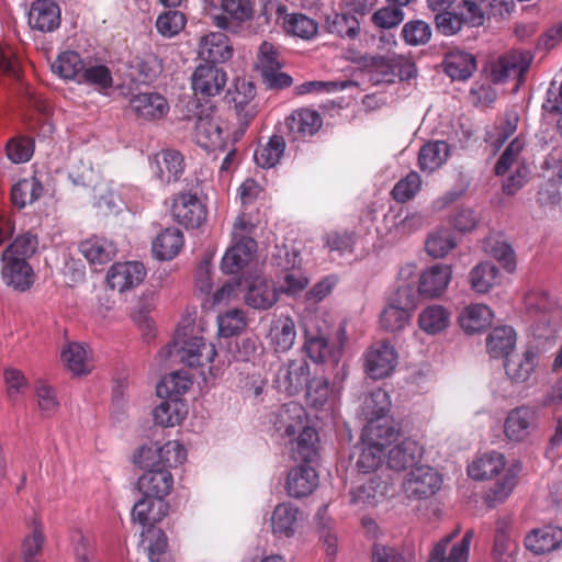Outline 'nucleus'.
<instances>
[{
    "label": "nucleus",
    "mask_w": 562,
    "mask_h": 562,
    "mask_svg": "<svg viewBox=\"0 0 562 562\" xmlns=\"http://www.w3.org/2000/svg\"><path fill=\"white\" fill-rule=\"evenodd\" d=\"M336 341L330 340V326L318 316L311 317L304 323V349L316 363L330 361L337 363L347 340L346 326L340 324L336 333Z\"/></svg>",
    "instance_id": "nucleus-1"
},
{
    "label": "nucleus",
    "mask_w": 562,
    "mask_h": 562,
    "mask_svg": "<svg viewBox=\"0 0 562 562\" xmlns=\"http://www.w3.org/2000/svg\"><path fill=\"white\" fill-rule=\"evenodd\" d=\"M370 78L375 83H391L396 78L408 80L416 75L415 64L403 55L374 56L370 63Z\"/></svg>",
    "instance_id": "nucleus-2"
},
{
    "label": "nucleus",
    "mask_w": 562,
    "mask_h": 562,
    "mask_svg": "<svg viewBox=\"0 0 562 562\" xmlns=\"http://www.w3.org/2000/svg\"><path fill=\"white\" fill-rule=\"evenodd\" d=\"M170 212L173 220L187 229L202 226L207 217L205 203L192 192H179L172 195Z\"/></svg>",
    "instance_id": "nucleus-3"
},
{
    "label": "nucleus",
    "mask_w": 562,
    "mask_h": 562,
    "mask_svg": "<svg viewBox=\"0 0 562 562\" xmlns=\"http://www.w3.org/2000/svg\"><path fill=\"white\" fill-rule=\"evenodd\" d=\"M179 357L181 362L189 367H202L212 362L216 356V349L213 344H206L202 337H191L179 347L177 341L168 344L161 355L171 357L173 353Z\"/></svg>",
    "instance_id": "nucleus-4"
},
{
    "label": "nucleus",
    "mask_w": 562,
    "mask_h": 562,
    "mask_svg": "<svg viewBox=\"0 0 562 562\" xmlns=\"http://www.w3.org/2000/svg\"><path fill=\"white\" fill-rule=\"evenodd\" d=\"M439 474L428 465L414 467L402 486L407 498L423 499L436 494L440 488Z\"/></svg>",
    "instance_id": "nucleus-5"
},
{
    "label": "nucleus",
    "mask_w": 562,
    "mask_h": 562,
    "mask_svg": "<svg viewBox=\"0 0 562 562\" xmlns=\"http://www.w3.org/2000/svg\"><path fill=\"white\" fill-rule=\"evenodd\" d=\"M310 374V364L304 358L292 359L279 368L274 384L280 392L296 395L306 385Z\"/></svg>",
    "instance_id": "nucleus-6"
},
{
    "label": "nucleus",
    "mask_w": 562,
    "mask_h": 562,
    "mask_svg": "<svg viewBox=\"0 0 562 562\" xmlns=\"http://www.w3.org/2000/svg\"><path fill=\"white\" fill-rule=\"evenodd\" d=\"M397 351L386 341L373 344L364 355V368L374 380L389 376L397 364Z\"/></svg>",
    "instance_id": "nucleus-7"
},
{
    "label": "nucleus",
    "mask_w": 562,
    "mask_h": 562,
    "mask_svg": "<svg viewBox=\"0 0 562 562\" xmlns=\"http://www.w3.org/2000/svg\"><path fill=\"white\" fill-rule=\"evenodd\" d=\"M538 414L528 406H519L508 412L504 422V435L513 442L526 440L537 428Z\"/></svg>",
    "instance_id": "nucleus-8"
},
{
    "label": "nucleus",
    "mask_w": 562,
    "mask_h": 562,
    "mask_svg": "<svg viewBox=\"0 0 562 562\" xmlns=\"http://www.w3.org/2000/svg\"><path fill=\"white\" fill-rule=\"evenodd\" d=\"M146 277L145 266L139 261L116 262L106 273V283L120 293L138 286Z\"/></svg>",
    "instance_id": "nucleus-9"
},
{
    "label": "nucleus",
    "mask_w": 562,
    "mask_h": 562,
    "mask_svg": "<svg viewBox=\"0 0 562 562\" xmlns=\"http://www.w3.org/2000/svg\"><path fill=\"white\" fill-rule=\"evenodd\" d=\"M271 422L274 430L281 437L292 438L307 425V414L303 405L291 401L273 413Z\"/></svg>",
    "instance_id": "nucleus-10"
},
{
    "label": "nucleus",
    "mask_w": 562,
    "mask_h": 562,
    "mask_svg": "<svg viewBox=\"0 0 562 562\" xmlns=\"http://www.w3.org/2000/svg\"><path fill=\"white\" fill-rule=\"evenodd\" d=\"M257 252L255 238H232V244L225 251L221 269L226 274H236L250 263Z\"/></svg>",
    "instance_id": "nucleus-11"
},
{
    "label": "nucleus",
    "mask_w": 562,
    "mask_h": 562,
    "mask_svg": "<svg viewBox=\"0 0 562 562\" xmlns=\"http://www.w3.org/2000/svg\"><path fill=\"white\" fill-rule=\"evenodd\" d=\"M183 170V156L175 149H162L150 161L151 173L165 184L178 181Z\"/></svg>",
    "instance_id": "nucleus-12"
},
{
    "label": "nucleus",
    "mask_w": 562,
    "mask_h": 562,
    "mask_svg": "<svg viewBox=\"0 0 562 562\" xmlns=\"http://www.w3.org/2000/svg\"><path fill=\"white\" fill-rule=\"evenodd\" d=\"M227 82V75L215 65H200L192 76V88L195 94L213 97L218 94Z\"/></svg>",
    "instance_id": "nucleus-13"
},
{
    "label": "nucleus",
    "mask_w": 562,
    "mask_h": 562,
    "mask_svg": "<svg viewBox=\"0 0 562 562\" xmlns=\"http://www.w3.org/2000/svg\"><path fill=\"white\" fill-rule=\"evenodd\" d=\"M1 276L3 282L16 291H26L34 282L33 269L23 258L2 255Z\"/></svg>",
    "instance_id": "nucleus-14"
},
{
    "label": "nucleus",
    "mask_w": 562,
    "mask_h": 562,
    "mask_svg": "<svg viewBox=\"0 0 562 562\" xmlns=\"http://www.w3.org/2000/svg\"><path fill=\"white\" fill-rule=\"evenodd\" d=\"M173 485V477L169 470L151 464V468L145 472L137 482L139 492L145 496H153L158 501L162 502V498L167 496Z\"/></svg>",
    "instance_id": "nucleus-15"
},
{
    "label": "nucleus",
    "mask_w": 562,
    "mask_h": 562,
    "mask_svg": "<svg viewBox=\"0 0 562 562\" xmlns=\"http://www.w3.org/2000/svg\"><path fill=\"white\" fill-rule=\"evenodd\" d=\"M29 24L40 32H53L60 25V8L54 0H36L29 12Z\"/></svg>",
    "instance_id": "nucleus-16"
},
{
    "label": "nucleus",
    "mask_w": 562,
    "mask_h": 562,
    "mask_svg": "<svg viewBox=\"0 0 562 562\" xmlns=\"http://www.w3.org/2000/svg\"><path fill=\"white\" fill-rule=\"evenodd\" d=\"M233 52L229 38L222 32H212L200 41L199 57L207 61V65L227 61L232 58Z\"/></svg>",
    "instance_id": "nucleus-17"
},
{
    "label": "nucleus",
    "mask_w": 562,
    "mask_h": 562,
    "mask_svg": "<svg viewBox=\"0 0 562 562\" xmlns=\"http://www.w3.org/2000/svg\"><path fill=\"white\" fill-rule=\"evenodd\" d=\"M529 66V59L521 53L512 52L499 56L490 64L488 77L494 83H502L510 77L521 76Z\"/></svg>",
    "instance_id": "nucleus-18"
},
{
    "label": "nucleus",
    "mask_w": 562,
    "mask_h": 562,
    "mask_svg": "<svg viewBox=\"0 0 562 562\" xmlns=\"http://www.w3.org/2000/svg\"><path fill=\"white\" fill-rule=\"evenodd\" d=\"M222 9L224 14L213 18L214 24L222 30L233 31L254 15V4L250 0H222Z\"/></svg>",
    "instance_id": "nucleus-19"
},
{
    "label": "nucleus",
    "mask_w": 562,
    "mask_h": 562,
    "mask_svg": "<svg viewBox=\"0 0 562 562\" xmlns=\"http://www.w3.org/2000/svg\"><path fill=\"white\" fill-rule=\"evenodd\" d=\"M279 300V291L271 280L256 277L251 280L245 294V302L255 310H269Z\"/></svg>",
    "instance_id": "nucleus-20"
},
{
    "label": "nucleus",
    "mask_w": 562,
    "mask_h": 562,
    "mask_svg": "<svg viewBox=\"0 0 562 562\" xmlns=\"http://www.w3.org/2000/svg\"><path fill=\"white\" fill-rule=\"evenodd\" d=\"M130 106L138 117L147 121L160 120L169 111V104L165 97L156 92L133 95Z\"/></svg>",
    "instance_id": "nucleus-21"
},
{
    "label": "nucleus",
    "mask_w": 562,
    "mask_h": 562,
    "mask_svg": "<svg viewBox=\"0 0 562 562\" xmlns=\"http://www.w3.org/2000/svg\"><path fill=\"white\" fill-rule=\"evenodd\" d=\"M278 19H282L284 31L293 36L308 41L318 33V23L303 13H286V7L279 4L276 10Z\"/></svg>",
    "instance_id": "nucleus-22"
},
{
    "label": "nucleus",
    "mask_w": 562,
    "mask_h": 562,
    "mask_svg": "<svg viewBox=\"0 0 562 562\" xmlns=\"http://www.w3.org/2000/svg\"><path fill=\"white\" fill-rule=\"evenodd\" d=\"M317 484L318 475L315 469L304 463L289 472L285 490L290 497L303 498L312 494Z\"/></svg>",
    "instance_id": "nucleus-23"
},
{
    "label": "nucleus",
    "mask_w": 562,
    "mask_h": 562,
    "mask_svg": "<svg viewBox=\"0 0 562 562\" xmlns=\"http://www.w3.org/2000/svg\"><path fill=\"white\" fill-rule=\"evenodd\" d=\"M539 363V353L527 349L505 359L504 367L507 376L515 383H524L530 379Z\"/></svg>",
    "instance_id": "nucleus-24"
},
{
    "label": "nucleus",
    "mask_w": 562,
    "mask_h": 562,
    "mask_svg": "<svg viewBox=\"0 0 562 562\" xmlns=\"http://www.w3.org/2000/svg\"><path fill=\"white\" fill-rule=\"evenodd\" d=\"M451 267L437 263L426 269L419 278L418 291L427 297H437L448 288L451 280Z\"/></svg>",
    "instance_id": "nucleus-25"
},
{
    "label": "nucleus",
    "mask_w": 562,
    "mask_h": 562,
    "mask_svg": "<svg viewBox=\"0 0 562 562\" xmlns=\"http://www.w3.org/2000/svg\"><path fill=\"white\" fill-rule=\"evenodd\" d=\"M561 543L562 529L554 526L532 529L525 538V547L536 555L550 553Z\"/></svg>",
    "instance_id": "nucleus-26"
},
{
    "label": "nucleus",
    "mask_w": 562,
    "mask_h": 562,
    "mask_svg": "<svg viewBox=\"0 0 562 562\" xmlns=\"http://www.w3.org/2000/svg\"><path fill=\"white\" fill-rule=\"evenodd\" d=\"M80 254L90 265H105L116 256L117 248L113 240L101 236H91L79 244Z\"/></svg>",
    "instance_id": "nucleus-27"
},
{
    "label": "nucleus",
    "mask_w": 562,
    "mask_h": 562,
    "mask_svg": "<svg viewBox=\"0 0 562 562\" xmlns=\"http://www.w3.org/2000/svg\"><path fill=\"white\" fill-rule=\"evenodd\" d=\"M473 537L474 531L472 529L467 530L462 540L451 547L448 555H446V552L451 542V537L443 538L431 550L428 562H467Z\"/></svg>",
    "instance_id": "nucleus-28"
},
{
    "label": "nucleus",
    "mask_w": 562,
    "mask_h": 562,
    "mask_svg": "<svg viewBox=\"0 0 562 562\" xmlns=\"http://www.w3.org/2000/svg\"><path fill=\"white\" fill-rule=\"evenodd\" d=\"M322 123L319 113L311 109H300L285 119V126L293 139L314 135Z\"/></svg>",
    "instance_id": "nucleus-29"
},
{
    "label": "nucleus",
    "mask_w": 562,
    "mask_h": 562,
    "mask_svg": "<svg viewBox=\"0 0 562 562\" xmlns=\"http://www.w3.org/2000/svg\"><path fill=\"white\" fill-rule=\"evenodd\" d=\"M423 456V448L413 439H405L387 452V465L394 471L414 468Z\"/></svg>",
    "instance_id": "nucleus-30"
},
{
    "label": "nucleus",
    "mask_w": 562,
    "mask_h": 562,
    "mask_svg": "<svg viewBox=\"0 0 562 562\" xmlns=\"http://www.w3.org/2000/svg\"><path fill=\"white\" fill-rule=\"evenodd\" d=\"M299 508L292 503L278 504L270 518L272 533L278 538H291L296 531L299 520Z\"/></svg>",
    "instance_id": "nucleus-31"
},
{
    "label": "nucleus",
    "mask_w": 562,
    "mask_h": 562,
    "mask_svg": "<svg viewBox=\"0 0 562 562\" xmlns=\"http://www.w3.org/2000/svg\"><path fill=\"white\" fill-rule=\"evenodd\" d=\"M268 339L277 352L290 350L296 339V327L292 317L281 315L270 325Z\"/></svg>",
    "instance_id": "nucleus-32"
},
{
    "label": "nucleus",
    "mask_w": 562,
    "mask_h": 562,
    "mask_svg": "<svg viewBox=\"0 0 562 562\" xmlns=\"http://www.w3.org/2000/svg\"><path fill=\"white\" fill-rule=\"evenodd\" d=\"M297 434L299 436L290 442L291 458L303 463L314 462L317 458V431L306 425Z\"/></svg>",
    "instance_id": "nucleus-33"
},
{
    "label": "nucleus",
    "mask_w": 562,
    "mask_h": 562,
    "mask_svg": "<svg viewBox=\"0 0 562 562\" xmlns=\"http://www.w3.org/2000/svg\"><path fill=\"white\" fill-rule=\"evenodd\" d=\"M184 244L182 232L177 227H168L153 240L154 256L159 260H171L179 255Z\"/></svg>",
    "instance_id": "nucleus-34"
},
{
    "label": "nucleus",
    "mask_w": 562,
    "mask_h": 562,
    "mask_svg": "<svg viewBox=\"0 0 562 562\" xmlns=\"http://www.w3.org/2000/svg\"><path fill=\"white\" fill-rule=\"evenodd\" d=\"M256 95V88L251 81L237 79L233 101L240 125H247L255 117L257 110L251 101Z\"/></svg>",
    "instance_id": "nucleus-35"
},
{
    "label": "nucleus",
    "mask_w": 562,
    "mask_h": 562,
    "mask_svg": "<svg viewBox=\"0 0 562 562\" xmlns=\"http://www.w3.org/2000/svg\"><path fill=\"white\" fill-rule=\"evenodd\" d=\"M493 319L492 310L481 303L465 306L459 315V324L468 334H475L487 328Z\"/></svg>",
    "instance_id": "nucleus-36"
},
{
    "label": "nucleus",
    "mask_w": 562,
    "mask_h": 562,
    "mask_svg": "<svg viewBox=\"0 0 562 562\" xmlns=\"http://www.w3.org/2000/svg\"><path fill=\"white\" fill-rule=\"evenodd\" d=\"M301 258L296 251H285L284 276L280 284V291L294 295L304 290L308 283L307 278L299 269Z\"/></svg>",
    "instance_id": "nucleus-37"
},
{
    "label": "nucleus",
    "mask_w": 562,
    "mask_h": 562,
    "mask_svg": "<svg viewBox=\"0 0 562 562\" xmlns=\"http://www.w3.org/2000/svg\"><path fill=\"white\" fill-rule=\"evenodd\" d=\"M445 72L452 80H467L476 69L475 57L463 50H450L443 58Z\"/></svg>",
    "instance_id": "nucleus-38"
},
{
    "label": "nucleus",
    "mask_w": 562,
    "mask_h": 562,
    "mask_svg": "<svg viewBox=\"0 0 562 562\" xmlns=\"http://www.w3.org/2000/svg\"><path fill=\"white\" fill-rule=\"evenodd\" d=\"M61 360L68 370L78 376L90 373L93 368L90 350L79 342H68L63 348Z\"/></svg>",
    "instance_id": "nucleus-39"
},
{
    "label": "nucleus",
    "mask_w": 562,
    "mask_h": 562,
    "mask_svg": "<svg viewBox=\"0 0 562 562\" xmlns=\"http://www.w3.org/2000/svg\"><path fill=\"white\" fill-rule=\"evenodd\" d=\"M194 131L196 143L205 149L221 147L224 144L223 130L216 117L199 116Z\"/></svg>",
    "instance_id": "nucleus-40"
},
{
    "label": "nucleus",
    "mask_w": 562,
    "mask_h": 562,
    "mask_svg": "<svg viewBox=\"0 0 562 562\" xmlns=\"http://www.w3.org/2000/svg\"><path fill=\"white\" fill-rule=\"evenodd\" d=\"M487 350L493 358H507L516 346V333L513 327H495L486 339Z\"/></svg>",
    "instance_id": "nucleus-41"
},
{
    "label": "nucleus",
    "mask_w": 562,
    "mask_h": 562,
    "mask_svg": "<svg viewBox=\"0 0 562 562\" xmlns=\"http://www.w3.org/2000/svg\"><path fill=\"white\" fill-rule=\"evenodd\" d=\"M166 515V505L153 496H145L133 507L132 518L142 526L153 527Z\"/></svg>",
    "instance_id": "nucleus-42"
},
{
    "label": "nucleus",
    "mask_w": 562,
    "mask_h": 562,
    "mask_svg": "<svg viewBox=\"0 0 562 562\" xmlns=\"http://www.w3.org/2000/svg\"><path fill=\"white\" fill-rule=\"evenodd\" d=\"M498 277L499 271L496 266L488 261H483L471 269L468 280L474 292L485 294L497 284Z\"/></svg>",
    "instance_id": "nucleus-43"
},
{
    "label": "nucleus",
    "mask_w": 562,
    "mask_h": 562,
    "mask_svg": "<svg viewBox=\"0 0 562 562\" xmlns=\"http://www.w3.org/2000/svg\"><path fill=\"white\" fill-rule=\"evenodd\" d=\"M449 324L450 313L441 305H429L425 307L418 316L419 328L428 335H436L443 331Z\"/></svg>",
    "instance_id": "nucleus-44"
},
{
    "label": "nucleus",
    "mask_w": 562,
    "mask_h": 562,
    "mask_svg": "<svg viewBox=\"0 0 562 562\" xmlns=\"http://www.w3.org/2000/svg\"><path fill=\"white\" fill-rule=\"evenodd\" d=\"M504 465V456L498 452H491L473 461L468 468V473L476 481L488 480L498 474Z\"/></svg>",
    "instance_id": "nucleus-45"
},
{
    "label": "nucleus",
    "mask_w": 562,
    "mask_h": 562,
    "mask_svg": "<svg viewBox=\"0 0 562 562\" xmlns=\"http://www.w3.org/2000/svg\"><path fill=\"white\" fill-rule=\"evenodd\" d=\"M449 156V145L443 140L425 144L418 154L419 167L424 171L432 172L438 169Z\"/></svg>",
    "instance_id": "nucleus-46"
},
{
    "label": "nucleus",
    "mask_w": 562,
    "mask_h": 562,
    "mask_svg": "<svg viewBox=\"0 0 562 562\" xmlns=\"http://www.w3.org/2000/svg\"><path fill=\"white\" fill-rule=\"evenodd\" d=\"M42 193L43 186L35 177L25 178L12 187L11 201L16 207L23 209L38 200Z\"/></svg>",
    "instance_id": "nucleus-47"
},
{
    "label": "nucleus",
    "mask_w": 562,
    "mask_h": 562,
    "mask_svg": "<svg viewBox=\"0 0 562 562\" xmlns=\"http://www.w3.org/2000/svg\"><path fill=\"white\" fill-rule=\"evenodd\" d=\"M183 407L181 401L169 396L155 407L153 412L154 420L162 427H173L183 419Z\"/></svg>",
    "instance_id": "nucleus-48"
},
{
    "label": "nucleus",
    "mask_w": 562,
    "mask_h": 562,
    "mask_svg": "<svg viewBox=\"0 0 562 562\" xmlns=\"http://www.w3.org/2000/svg\"><path fill=\"white\" fill-rule=\"evenodd\" d=\"M380 480L370 479L368 482L352 487L349 491V505L357 509L373 507L379 501Z\"/></svg>",
    "instance_id": "nucleus-49"
},
{
    "label": "nucleus",
    "mask_w": 562,
    "mask_h": 562,
    "mask_svg": "<svg viewBox=\"0 0 562 562\" xmlns=\"http://www.w3.org/2000/svg\"><path fill=\"white\" fill-rule=\"evenodd\" d=\"M391 406V400L386 391L375 389L368 394L362 404V414L364 418L372 423L383 417Z\"/></svg>",
    "instance_id": "nucleus-50"
},
{
    "label": "nucleus",
    "mask_w": 562,
    "mask_h": 562,
    "mask_svg": "<svg viewBox=\"0 0 562 562\" xmlns=\"http://www.w3.org/2000/svg\"><path fill=\"white\" fill-rule=\"evenodd\" d=\"M284 149L285 142L283 137L280 135H273L265 146L256 149L254 154L255 162L261 168H272L280 161Z\"/></svg>",
    "instance_id": "nucleus-51"
},
{
    "label": "nucleus",
    "mask_w": 562,
    "mask_h": 562,
    "mask_svg": "<svg viewBox=\"0 0 562 562\" xmlns=\"http://www.w3.org/2000/svg\"><path fill=\"white\" fill-rule=\"evenodd\" d=\"M483 249L488 256L496 259L508 272L515 270V254L513 248L505 240L496 236H488L484 239Z\"/></svg>",
    "instance_id": "nucleus-52"
},
{
    "label": "nucleus",
    "mask_w": 562,
    "mask_h": 562,
    "mask_svg": "<svg viewBox=\"0 0 562 562\" xmlns=\"http://www.w3.org/2000/svg\"><path fill=\"white\" fill-rule=\"evenodd\" d=\"M326 29L331 34L353 40L359 34L360 23L349 13H333L326 19Z\"/></svg>",
    "instance_id": "nucleus-53"
},
{
    "label": "nucleus",
    "mask_w": 562,
    "mask_h": 562,
    "mask_svg": "<svg viewBox=\"0 0 562 562\" xmlns=\"http://www.w3.org/2000/svg\"><path fill=\"white\" fill-rule=\"evenodd\" d=\"M52 69L61 78L74 79L83 71L85 64L77 52L66 50L58 55L52 65Z\"/></svg>",
    "instance_id": "nucleus-54"
},
{
    "label": "nucleus",
    "mask_w": 562,
    "mask_h": 562,
    "mask_svg": "<svg viewBox=\"0 0 562 562\" xmlns=\"http://www.w3.org/2000/svg\"><path fill=\"white\" fill-rule=\"evenodd\" d=\"M156 453L158 456L156 464L167 470L169 468H177L187 459V452L183 446L177 440L168 441L157 448Z\"/></svg>",
    "instance_id": "nucleus-55"
},
{
    "label": "nucleus",
    "mask_w": 562,
    "mask_h": 562,
    "mask_svg": "<svg viewBox=\"0 0 562 562\" xmlns=\"http://www.w3.org/2000/svg\"><path fill=\"white\" fill-rule=\"evenodd\" d=\"M383 457V443L371 440L363 446L357 460V468L364 473L372 472L379 468Z\"/></svg>",
    "instance_id": "nucleus-56"
},
{
    "label": "nucleus",
    "mask_w": 562,
    "mask_h": 562,
    "mask_svg": "<svg viewBox=\"0 0 562 562\" xmlns=\"http://www.w3.org/2000/svg\"><path fill=\"white\" fill-rule=\"evenodd\" d=\"M148 560L150 562H171L168 553V538L161 529L148 528Z\"/></svg>",
    "instance_id": "nucleus-57"
},
{
    "label": "nucleus",
    "mask_w": 562,
    "mask_h": 562,
    "mask_svg": "<svg viewBox=\"0 0 562 562\" xmlns=\"http://www.w3.org/2000/svg\"><path fill=\"white\" fill-rule=\"evenodd\" d=\"M518 121L517 112H506L502 122L487 135L491 145L498 149L516 132Z\"/></svg>",
    "instance_id": "nucleus-58"
},
{
    "label": "nucleus",
    "mask_w": 562,
    "mask_h": 562,
    "mask_svg": "<svg viewBox=\"0 0 562 562\" xmlns=\"http://www.w3.org/2000/svg\"><path fill=\"white\" fill-rule=\"evenodd\" d=\"M38 240L36 235L24 233L18 236L2 252L7 257L23 258L25 261L32 257L37 249Z\"/></svg>",
    "instance_id": "nucleus-59"
},
{
    "label": "nucleus",
    "mask_w": 562,
    "mask_h": 562,
    "mask_svg": "<svg viewBox=\"0 0 562 562\" xmlns=\"http://www.w3.org/2000/svg\"><path fill=\"white\" fill-rule=\"evenodd\" d=\"M306 403L314 408H322L330 395L329 382L325 378L308 379L306 383Z\"/></svg>",
    "instance_id": "nucleus-60"
},
{
    "label": "nucleus",
    "mask_w": 562,
    "mask_h": 562,
    "mask_svg": "<svg viewBox=\"0 0 562 562\" xmlns=\"http://www.w3.org/2000/svg\"><path fill=\"white\" fill-rule=\"evenodd\" d=\"M37 406L43 417H52L59 409L55 390L44 381H38L35 385Z\"/></svg>",
    "instance_id": "nucleus-61"
},
{
    "label": "nucleus",
    "mask_w": 562,
    "mask_h": 562,
    "mask_svg": "<svg viewBox=\"0 0 562 562\" xmlns=\"http://www.w3.org/2000/svg\"><path fill=\"white\" fill-rule=\"evenodd\" d=\"M525 143L519 137L514 138L509 145L506 147L504 153L501 155L499 159L495 166V173L497 176L505 175L512 167H524L520 164L519 157L520 153L524 149Z\"/></svg>",
    "instance_id": "nucleus-62"
},
{
    "label": "nucleus",
    "mask_w": 562,
    "mask_h": 562,
    "mask_svg": "<svg viewBox=\"0 0 562 562\" xmlns=\"http://www.w3.org/2000/svg\"><path fill=\"white\" fill-rule=\"evenodd\" d=\"M456 247L450 232L441 229L429 235L426 240V250L434 258H442Z\"/></svg>",
    "instance_id": "nucleus-63"
},
{
    "label": "nucleus",
    "mask_w": 562,
    "mask_h": 562,
    "mask_svg": "<svg viewBox=\"0 0 562 562\" xmlns=\"http://www.w3.org/2000/svg\"><path fill=\"white\" fill-rule=\"evenodd\" d=\"M422 181L416 171H411L405 178L401 179L392 190V196L400 203L412 200L420 190Z\"/></svg>",
    "instance_id": "nucleus-64"
}]
</instances>
